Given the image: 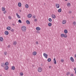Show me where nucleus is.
Listing matches in <instances>:
<instances>
[{"mask_svg": "<svg viewBox=\"0 0 76 76\" xmlns=\"http://www.w3.org/2000/svg\"><path fill=\"white\" fill-rule=\"evenodd\" d=\"M21 29L24 32H25L26 30V28L25 26H23L22 27Z\"/></svg>", "mask_w": 76, "mask_h": 76, "instance_id": "obj_1", "label": "nucleus"}, {"mask_svg": "<svg viewBox=\"0 0 76 76\" xmlns=\"http://www.w3.org/2000/svg\"><path fill=\"white\" fill-rule=\"evenodd\" d=\"M38 72H42V68L39 67L38 69Z\"/></svg>", "mask_w": 76, "mask_h": 76, "instance_id": "obj_2", "label": "nucleus"}, {"mask_svg": "<svg viewBox=\"0 0 76 76\" xmlns=\"http://www.w3.org/2000/svg\"><path fill=\"white\" fill-rule=\"evenodd\" d=\"M70 59L71 61H72V62H75V60H74V58H73V57H70Z\"/></svg>", "mask_w": 76, "mask_h": 76, "instance_id": "obj_3", "label": "nucleus"}, {"mask_svg": "<svg viewBox=\"0 0 76 76\" xmlns=\"http://www.w3.org/2000/svg\"><path fill=\"white\" fill-rule=\"evenodd\" d=\"M43 56L46 58H47V55L46 53H44L43 54Z\"/></svg>", "mask_w": 76, "mask_h": 76, "instance_id": "obj_4", "label": "nucleus"}, {"mask_svg": "<svg viewBox=\"0 0 76 76\" xmlns=\"http://www.w3.org/2000/svg\"><path fill=\"white\" fill-rule=\"evenodd\" d=\"M1 65L2 67H5V64L4 63H2L1 64Z\"/></svg>", "mask_w": 76, "mask_h": 76, "instance_id": "obj_5", "label": "nucleus"}, {"mask_svg": "<svg viewBox=\"0 0 76 76\" xmlns=\"http://www.w3.org/2000/svg\"><path fill=\"white\" fill-rule=\"evenodd\" d=\"M56 6L57 8H58H58L60 7V5L58 4H56Z\"/></svg>", "mask_w": 76, "mask_h": 76, "instance_id": "obj_6", "label": "nucleus"}, {"mask_svg": "<svg viewBox=\"0 0 76 76\" xmlns=\"http://www.w3.org/2000/svg\"><path fill=\"white\" fill-rule=\"evenodd\" d=\"M51 16H52V18H53V19H55L56 18V15L55 14H52L51 15Z\"/></svg>", "mask_w": 76, "mask_h": 76, "instance_id": "obj_7", "label": "nucleus"}, {"mask_svg": "<svg viewBox=\"0 0 76 76\" xmlns=\"http://www.w3.org/2000/svg\"><path fill=\"white\" fill-rule=\"evenodd\" d=\"M28 18H31L32 17V15L31 14H28L27 16Z\"/></svg>", "mask_w": 76, "mask_h": 76, "instance_id": "obj_8", "label": "nucleus"}, {"mask_svg": "<svg viewBox=\"0 0 76 76\" xmlns=\"http://www.w3.org/2000/svg\"><path fill=\"white\" fill-rule=\"evenodd\" d=\"M4 34L5 35H7L9 34V32L7 31H5L4 32Z\"/></svg>", "mask_w": 76, "mask_h": 76, "instance_id": "obj_9", "label": "nucleus"}, {"mask_svg": "<svg viewBox=\"0 0 76 76\" xmlns=\"http://www.w3.org/2000/svg\"><path fill=\"white\" fill-rule=\"evenodd\" d=\"M36 29L37 31H40L41 30V28L39 27H37L36 28Z\"/></svg>", "mask_w": 76, "mask_h": 76, "instance_id": "obj_10", "label": "nucleus"}, {"mask_svg": "<svg viewBox=\"0 0 76 76\" xmlns=\"http://www.w3.org/2000/svg\"><path fill=\"white\" fill-rule=\"evenodd\" d=\"M0 41L1 42L3 41V38L2 37H0Z\"/></svg>", "mask_w": 76, "mask_h": 76, "instance_id": "obj_11", "label": "nucleus"}, {"mask_svg": "<svg viewBox=\"0 0 76 76\" xmlns=\"http://www.w3.org/2000/svg\"><path fill=\"white\" fill-rule=\"evenodd\" d=\"M53 61H54V64H57V62H56V58H54L53 60Z\"/></svg>", "mask_w": 76, "mask_h": 76, "instance_id": "obj_12", "label": "nucleus"}, {"mask_svg": "<svg viewBox=\"0 0 76 76\" xmlns=\"http://www.w3.org/2000/svg\"><path fill=\"white\" fill-rule=\"evenodd\" d=\"M7 30H10L11 29V27L10 26H8L7 27Z\"/></svg>", "mask_w": 76, "mask_h": 76, "instance_id": "obj_13", "label": "nucleus"}, {"mask_svg": "<svg viewBox=\"0 0 76 76\" xmlns=\"http://www.w3.org/2000/svg\"><path fill=\"white\" fill-rule=\"evenodd\" d=\"M5 69L6 70H8V69H9V66H6L5 67Z\"/></svg>", "mask_w": 76, "mask_h": 76, "instance_id": "obj_14", "label": "nucleus"}, {"mask_svg": "<svg viewBox=\"0 0 76 76\" xmlns=\"http://www.w3.org/2000/svg\"><path fill=\"white\" fill-rule=\"evenodd\" d=\"M18 6H19V7H21L22 4H21V3H20V2H19V3H18Z\"/></svg>", "mask_w": 76, "mask_h": 76, "instance_id": "obj_15", "label": "nucleus"}, {"mask_svg": "<svg viewBox=\"0 0 76 76\" xmlns=\"http://www.w3.org/2000/svg\"><path fill=\"white\" fill-rule=\"evenodd\" d=\"M36 54H37V52H36V51L34 52L33 53V56H35Z\"/></svg>", "mask_w": 76, "mask_h": 76, "instance_id": "obj_16", "label": "nucleus"}, {"mask_svg": "<svg viewBox=\"0 0 76 76\" xmlns=\"http://www.w3.org/2000/svg\"><path fill=\"white\" fill-rule=\"evenodd\" d=\"M16 15H17V16L18 18H20V17H19V16H19V15H18V13H16Z\"/></svg>", "mask_w": 76, "mask_h": 76, "instance_id": "obj_17", "label": "nucleus"}, {"mask_svg": "<svg viewBox=\"0 0 76 76\" xmlns=\"http://www.w3.org/2000/svg\"><path fill=\"white\" fill-rule=\"evenodd\" d=\"M5 64V66H8L9 65V62H7Z\"/></svg>", "mask_w": 76, "mask_h": 76, "instance_id": "obj_18", "label": "nucleus"}, {"mask_svg": "<svg viewBox=\"0 0 76 76\" xmlns=\"http://www.w3.org/2000/svg\"><path fill=\"white\" fill-rule=\"evenodd\" d=\"M26 22L27 23L28 25H29V24H30V22L28 20H27L26 21Z\"/></svg>", "mask_w": 76, "mask_h": 76, "instance_id": "obj_19", "label": "nucleus"}, {"mask_svg": "<svg viewBox=\"0 0 76 76\" xmlns=\"http://www.w3.org/2000/svg\"><path fill=\"white\" fill-rule=\"evenodd\" d=\"M64 32L65 34H67V32H68L67 30L66 29L64 31Z\"/></svg>", "mask_w": 76, "mask_h": 76, "instance_id": "obj_20", "label": "nucleus"}, {"mask_svg": "<svg viewBox=\"0 0 76 76\" xmlns=\"http://www.w3.org/2000/svg\"><path fill=\"white\" fill-rule=\"evenodd\" d=\"M16 44H17V42H16L15 41L13 42V44L14 45H16Z\"/></svg>", "mask_w": 76, "mask_h": 76, "instance_id": "obj_21", "label": "nucleus"}, {"mask_svg": "<svg viewBox=\"0 0 76 76\" xmlns=\"http://www.w3.org/2000/svg\"><path fill=\"white\" fill-rule=\"evenodd\" d=\"M58 12L59 13H60V12H61V8L59 9L58 10Z\"/></svg>", "mask_w": 76, "mask_h": 76, "instance_id": "obj_22", "label": "nucleus"}, {"mask_svg": "<svg viewBox=\"0 0 76 76\" xmlns=\"http://www.w3.org/2000/svg\"><path fill=\"white\" fill-rule=\"evenodd\" d=\"M52 25V23H48V26H51Z\"/></svg>", "mask_w": 76, "mask_h": 76, "instance_id": "obj_23", "label": "nucleus"}, {"mask_svg": "<svg viewBox=\"0 0 76 76\" xmlns=\"http://www.w3.org/2000/svg\"><path fill=\"white\" fill-rule=\"evenodd\" d=\"M25 7L26 8H28L29 7V5L27 4L25 5Z\"/></svg>", "mask_w": 76, "mask_h": 76, "instance_id": "obj_24", "label": "nucleus"}, {"mask_svg": "<svg viewBox=\"0 0 76 76\" xmlns=\"http://www.w3.org/2000/svg\"><path fill=\"white\" fill-rule=\"evenodd\" d=\"M66 22V20H63L62 22V23L63 24H65Z\"/></svg>", "mask_w": 76, "mask_h": 76, "instance_id": "obj_25", "label": "nucleus"}, {"mask_svg": "<svg viewBox=\"0 0 76 76\" xmlns=\"http://www.w3.org/2000/svg\"><path fill=\"white\" fill-rule=\"evenodd\" d=\"M15 69V66H13L12 67V69L13 70H14Z\"/></svg>", "mask_w": 76, "mask_h": 76, "instance_id": "obj_26", "label": "nucleus"}, {"mask_svg": "<svg viewBox=\"0 0 76 76\" xmlns=\"http://www.w3.org/2000/svg\"><path fill=\"white\" fill-rule=\"evenodd\" d=\"M51 58H48V62H50L51 61Z\"/></svg>", "mask_w": 76, "mask_h": 76, "instance_id": "obj_27", "label": "nucleus"}, {"mask_svg": "<svg viewBox=\"0 0 76 76\" xmlns=\"http://www.w3.org/2000/svg\"><path fill=\"white\" fill-rule=\"evenodd\" d=\"M64 38H67V35L66 34H64Z\"/></svg>", "mask_w": 76, "mask_h": 76, "instance_id": "obj_28", "label": "nucleus"}, {"mask_svg": "<svg viewBox=\"0 0 76 76\" xmlns=\"http://www.w3.org/2000/svg\"><path fill=\"white\" fill-rule=\"evenodd\" d=\"M4 54L5 56H7V53L6 52H4Z\"/></svg>", "mask_w": 76, "mask_h": 76, "instance_id": "obj_29", "label": "nucleus"}, {"mask_svg": "<svg viewBox=\"0 0 76 76\" xmlns=\"http://www.w3.org/2000/svg\"><path fill=\"white\" fill-rule=\"evenodd\" d=\"M2 11H4V10H5V9L4 7H3L2 8Z\"/></svg>", "mask_w": 76, "mask_h": 76, "instance_id": "obj_30", "label": "nucleus"}, {"mask_svg": "<svg viewBox=\"0 0 76 76\" xmlns=\"http://www.w3.org/2000/svg\"><path fill=\"white\" fill-rule=\"evenodd\" d=\"M48 20L49 22H51L52 21V19L51 18H49L48 19Z\"/></svg>", "mask_w": 76, "mask_h": 76, "instance_id": "obj_31", "label": "nucleus"}, {"mask_svg": "<svg viewBox=\"0 0 76 76\" xmlns=\"http://www.w3.org/2000/svg\"><path fill=\"white\" fill-rule=\"evenodd\" d=\"M61 37H64V34H61Z\"/></svg>", "mask_w": 76, "mask_h": 76, "instance_id": "obj_32", "label": "nucleus"}, {"mask_svg": "<svg viewBox=\"0 0 76 76\" xmlns=\"http://www.w3.org/2000/svg\"><path fill=\"white\" fill-rule=\"evenodd\" d=\"M67 5L68 6V7H69V6H70V3H68L67 4Z\"/></svg>", "mask_w": 76, "mask_h": 76, "instance_id": "obj_33", "label": "nucleus"}, {"mask_svg": "<svg viewBox=\"0 0 76 76\" xmlns=\"http://www.w3.org/2000/svg\"><path fill=\"white\" fill-rule=\"evenodd\" d=\"M20 76H23V72H20Z\"/></svg>", "mask_w": 76, "mask_h": 76, "instance_id": "obj_34", "label": "nucleus"}, {"mask_svg": "<svg viewBox=\"0 0 76 76\" xmlns=\"http://www.w3.org/2000/svg\"><path fill=\"white\" fill-rule=\"evenodd\" d=\"M11 32H13L14 31V29H11Z\"/></svg>", "mask_w": 76, "mask_h": 76, "instance_id": "obj_35", "label": "nucleus"}, {"mask_svg": "<svg viewBox=\"0 0 76 76\" xmlns=\"http://www.w3.org/2000/svg\"><path fill=\"white\" fill-rule=\"evenodd\" d=\"M8 18L9 19H10V20L12 19V17L10 16H9L8 17Z\"/></svg>", "mask_w": 76, "mask_h": 76, "instance_id": "obj_36", "label": "nucleus"}, {"mask_svg": "<svg viewBox=\"0 0 76 76\" xmlns=\"http://www.w3.org/2000/svg\"><path fill=\"white\" fill-rule=\"evenodd\" d=\"M18 22H19V23H22V21H21V20H18Z\"/></svg>", "mask_w": 76, "mask_h": 76, "instance_id": "obj_37", "label": "nucleus"}, {"mask_svg": "<svg viewBox=\"0 0 76 76\" xmlns=\"http://www.w3.org/2000/svg\"><path fill=\"white\" fill-rule=\"evenodd\" d=\"M7 12V11L6 10H5L4 12L3 13H4V14H6V13Z\"/></svg>", "mask_w": 76, "mask_h": 76, "instance_id": "obj_38", "label": "nucleus"}, {"mask_svg": "<svg viewBox=\"0 0 76 76\" xmlns=\"http://www.w3.org/2000/svg\"><path fill=\"white\" fill-rule=\"evenodd\" d=\"M66 75H70V72H68L66 73Z\"/></svg>", "mask_w": 76, "mask_h": 76, "instance_id": "obj_39", "label": "nucleus"}, {"mask_svg": "<svg viewBox=\"0 0 76 76\" xmlns=\"http://www.w3.org/2000/svg\"><path fill=\"white\" fill-rule=\"evenodd\" d=\"M76 22H73V24L74 25H76Z\"/></svg>", "mask_w": 76, "mask_h": 76, "instance_id": "obj_40", "label": "nucleus"}, {"mask_svg": "<svg viewBox=\"0 0 76 76\" xmlns=\"http://www.w3.org/2000/svg\"><path fill=\"white\" fill-rule=\"evenodd\" d=\"M61 62H64V60L61 59Z\"/></svg>", "mask_w": 76, "mask_h": 76, "instance_id": "obj_41", "label": "nucleus"}, {"mask_svg": "<svg viewBox=\"0 0 76 76\" xmlns=\"http://www.w3.org/2000/svg\"><path fill=\"white\" fill-rule=\"evenodd\" d=\"M69 13H70V14L71 13H72V11H71V10L69 11Z\"/></svg>", "mask_w": 76, "mask_h": 76, "instance_id": "obj_42", "label": "nucleus"}, {"mask_svg": "<svg viewBox=\"0 0 76 76\" xmlns=\"http://www.w3.org/2000/svg\"><path fill=\"white\" fill-rule=\"evenodd\" d=\"M34 21V22H37V19H35Z\"/></svg>", "mask_w": 76, "mask_h": 76, "instance_id": "obj_43", "label": "nucleus"}, {"mask_svg": "<svg viewBox=\"0 0 76 76\" xmlns=\"http://www.w3.org/2000/svg\"><path fill=\"white\" fill-rule=\"evenodd\" d=\"M74 70H75V71H76V68H74Z\"/></svg>", "mask_w": 76, "mask_h": 76, "instance_id": "obj_44", "label": "nucleus"}, {"mask_svg": "<svg viewBox=\"0 0 76 76\" xmlns=\"http://www.w3.org/2000/svg\"><path fill=\"white\" fill-rule=\"evenodd\" d=\"M12 25H13V26H15V24L14 23H12Z\"/></svg>", "mask_w": 76, "mask_h": 76, "instance_id": "obj_45", "label": "nucleus"}, {"mask_svg": "<svg viewBox=\"0 0 76 76\" xmlns=\"http://www.w3.org/2000/svg\"><path fill=\"white\" fill-rule=\"evenodd\" d=\"M36 44H38V42H36Z\"/></svg>", "mask_w": 76, "mask_h": 76, "instance_id": "obj_46", "label": "nucleus"}, {"mask_svg": "<svg viewBox=\"0 0 76 76\" xmlns=\"http://www.w3.org/2000/svg\"><path fill=\"white\" fill-rule=\"evenodd\" d=\"M33 18H35V15H34L33 16Z\"/></svg>", "mask_w": 76, "mask_h": 76, "instance_id": "obj_47", "label": "nucleus"}, {"mask_svg": "<svg viewBox=\"0 0 76 76\" xmlns=\"http://www.w3.org/2000/svg\"><path fill=\"white\" fill-rule=\"evenodd\" d=\"M74 76V75L73 74H72L71 75V76Z\"/></svg>", "mask_w": 76, "mask_h": 76, "instance_id": "obj_48", "label": "nucleus"}, {"mask_svg": "<svg viewBox=\"0 0 76 76\" xmlns=\"http://www.w3.org/2000/svg\"><path fill=\"white\" fill-rule=\"evenodd\" d=\"M49 69H51V66H49Z\"/></svg>", "mask_w": 76, "mask_h": 76, "instance_id": "obj_49", "label": "nucleus"}, {"mask_svg": "<svg viewBox=\"0 0 76 76\" xmlns=\"http://www.w3.org/2000/svg\"><path fill=\"white\" fill-rule=\"evenodd\" d=\"M19 12H22V10H19Z\"/></svg>", "mask_w": 76, "mask_h": 76, "instance_id": "obj_50", "label": "nucleus"}, {"mask_svg": "<svg viewBox=\"0 0 76 76\" xmlns=\"http://www.w3.org/2000/svg\"><path fill=\"white\" fill-rule=\"evenodd\" d=\"M75 58H76V54H75Z\"/></svg>", "mask_w": 76, "mask_h": 76, "instance_id": "obj_51", "label": "nucleus"}, {"mask_svg": "<svg viewBox=\"0 0 76 76\" xmlns=\"http://www.w3.org/2000/svg\"><path fill=\"white\" fill-rule=\"evenodd\" d=\"M75 74H76V70L75 71Z\"/></svg>", "mask_w": 76, "mask_h": 76, "instance_id": "obj_52", "label": "nucleus"}, {"mask_svg": "<svg viewBox=\"0 0 76 76\" xmlns=\"http://www.w3.org/2000/svg\"><path fill=\"white\" fill-rule=\"evenodd\" d=\"M65 1H67V0H65Z\"/></svg>", "mask_w": 76, "mask_h": 76, "instance_id": "obj_53", "label": "nucleus"}, {"mask_svg": "<svg viewBox=\"0 0 76 76\" xmlns=\"http://www.w3.org/2000/svg\"><path fill=\"white\" fill-rule=\"evenodd\" d=\"M33 66H34V65H33Z\"/></svg>", "mask_w": 76, "mask_h": 76, "instance_id": "obj_54", "label": "nucleus"}]
</instances>
